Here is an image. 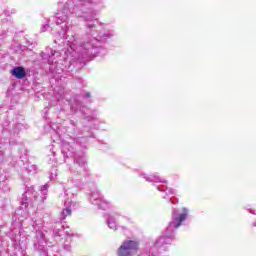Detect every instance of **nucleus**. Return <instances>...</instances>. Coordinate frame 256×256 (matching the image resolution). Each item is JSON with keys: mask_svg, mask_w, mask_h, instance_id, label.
I'll return each mask as SVG.
<instances>
[{"mask_svg": "<svg viewBox=\"0 0 256 256\" xmlns=\"http://www.w3.org/2000/svg\"><path fill=\"white\" fill-rule=\"evenodd\" d=\"M139 251V242L135 240H126L118 248V256H132Z\"/></svg>", "mask_w": 256, "mask_h": 256, "instance_id": "nucleus-1", "label": "nucleus"}, {"mask_svg": "<svg viewBox=\"0 0 256 256\" xmlns=\"http://www.w3.org/2000/svg\"><path fill=\"white\" fill-rule=\"evenodd\" d=\"M187 219V212H184L180 215H178L175 218V221L172 222V225H174V229H179V227H181V225H183V221H186Z\"/></svg>", "mask_w": 256, "mask_h": 256, "instance_id": "nucleus-2", "label": "nucleus"}, {"mask_svg": "<svg viewBox=\"0 0 256 256\" xmlns=\"http://www.w3.org/2000/svg\"><path fill=\"white\" fill-rule=\"evenodd\" d=\"M12 75L16 77V79H23L27 73L23 67H16L12 70Z\"/></svg>", "mask_w": 256, "mask_h": 256, "instance_id": "nucleus-3", "label": "nucleus"}, {"mask_svg": "<svg viewBox=\"0 0 256 256\" xmlns=\"http://www.w3.org/2000/svg\"><path fill=\"white\" fill-rule=\"evenodd\" d=\"M24 195H25V197H27L30 201H32V199H36V197H37L35 191H33V188L27 190Z\"/></svg>", "mask_w": 256, "mask_h": 256, "instance_id": "nucleus-4", "label": "nucleus"}, {"mask_svg": "<svg viewBox=\"0 0 256 256\" xmlns=\"http://www.w3.org/2000/svg\"><path fill=\"white\" fill-rule=\"evenodd\" d=\"M69 215H71V208L70 207H66L62 212H61V216L60 219H66L67 217H69Z\"/></svg>", "mask_w": 256, "mask_h": 256, "instance_id": "nucleus-5", "label": "nucleus"}, {"mask_svg": "<svg viewBox=\"0 0 256 256\" xmlns=\"http://www.w3.org/2000/svg\"><path fill=\"white\" fill-rule=\"evenodd\" d=\"M56 18L58 19L56 21L57 25H60L61 23H65V21H67V15L61 16L60 14H56Z\"/></svg>", "mask_w": 256, "mask_h": 256, "instance_id": "nucleus-6", "label": "nucleus"}, {"mask_svg": "<svg viewBox=\"0 0 256 256\" xmlns=\"http://www.w3.org/2000/svg\"><path fill=\"white\" fill-rule=\"evenodd\" d=\"M90 203H92V205H97V195L96 194H92L89 198Z\"/></svg>", "mask_w": 256, "mask_h": 256, "instance_id": "nucleus-7", "label": "nucleus"}, {"mask_svg": "<svg viewBox=\"0 0 256 256\" xmlns=\"http://www.w3.org/2000/svg\"><path fill=\"white\" fill-rule=\"evenodd\" d=\"M47 189H49V185L45 184L44 186L41 187L40 191L42 195H47Z\"/></svg>", "mask_w": 256, "mask_h": 256, "instance_id": "nucleus-8", "label": "nucleus"}, {"mask_svg": "<svg viewBox=\"0 0 256 256\" xmlns=\"http://www.w3.org/2000/svg\"><path fill=\"white\" fill-rule=\"evenodd\" d=\"M89 29H95V21H90L86 24Z\"/></svg>", "mask_w": 256, "mask_h": 256, "instance_id": "nucleus-9", "label": "nucleus"}, {"mask_svg": "<svg viewBox=\"0 0 256 256\" xmlns=\"http://www.w3.org/2000/svg\"><path fill=\"white\" fill-rule=\"evenodd\" d=\"M62 29H63V31L67 32V31H69V26H67V24H64L62 26Z\"/></svg>", "mask_w": 256, "mask_h": 256, "instance_id": "nucleus-10", "label": "nucleus"}, {"mask_svg": "<svg viewBox=\"0 0 256 256\" xmlns=\"http://www.w3.org/2000/svg\"><path fill=\"white\" fill-rule=\"evenodd\" d=\"M42 31H43V32L49 31V25H45V26L43 27Z\"/></svg>", "mask_w": 256, "mask_h": 256, "instance_id": "nucleus-11", "label": "nucleus"}, {"mask_svg": "<svg viewBox=\"0 0 256 256\" xmlns=\"http://www.w3.org/2000/svg\"><path fill=\"white\" fill-rule=\"evenodd\" d=\"M57 54V57H59V52H55Z\"/></svg>", "mask_w": 256, "mask_h": 256, "instance_id": "nucleus-12", "label": "nucleus"}]
</instances>
